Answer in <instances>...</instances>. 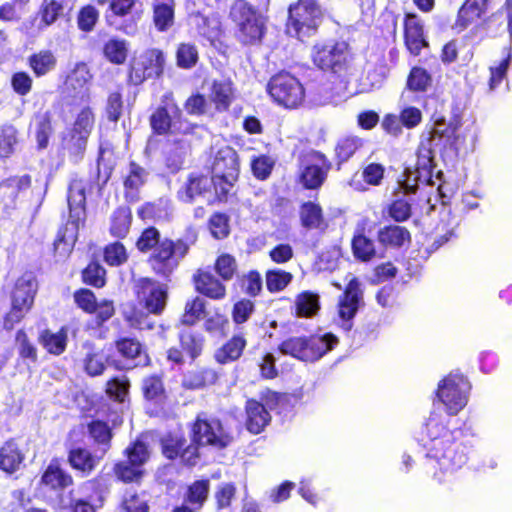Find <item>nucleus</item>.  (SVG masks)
I'll return each mask as SVG.
<instances>
[{"label":"nucleus","mask_w":512,"mask_h":512,"mask_svg":"<svg viewBox=\"0 0 512 512\" xmlns=\"http://www.w3.org/2000/svg\"><path fill=\"white\" fill-rule=\"evenodd\" d=\"M446 419L431 413L421 430L419 442L426 450V457L433 459L444 473H453L463 467L468 460V447L455 442L457 431L446 428Z\"/></svg>","instance_id":"1"},{"label":"nucleus","mask_w":512,"mask_h":512,"mask_svg":"<svg viewBox=\"0 0 512 512\" xmlns=\"http://www.w3.org/2000/svg\"><path fill=\"white\" fill-rule=\"evenodd\" d=\"M455 127L444 118L436 119L427 142H421L417 150L415 167H407L402 179L398 181L404 194L415 193L419 184L433 185V152L432 146H446L451 143Z\"/></svg>","instance_id":"2"},{"label":"nucleus","mask_w":512,"mask_h":512,"mask_svg":"<svg viewBox=\"0 0 512 512\" xmlns=\"http://www.w3.org/2000/svg\"><path fill=\"white\" fill-rule=\"evenodd\" d=\"M134 289L139 304L147 312L134 305H126L123 308V316L130 326L150 330L154 327V322L149 314L159 315L163 312L168 298L167 287L154 279L140 278L136 281Z\"/></svg>","instance_id":"3"},{"label":"nucleus","mask_w":512,"mask_h":512,"mask_svg":"<svg viewBox=\"0 0 512 512\" xmlns=\"http://www.w3.org/2000/svg\"><path fill=\"white\" fill-rule=\"evenodd\" d=\"M338 344L332 333L315 334L310 337H292L280 345L283 354L299 360L314 362L322 358Z\"/></svg>","instance_id":"4"},{"label":"nucleus","mask_w":512,"mask_h":512,"mask_svg":"<svg viewBox=\"0 0 512 512\" xmlns=\"http://www.w3.org/2000/svg\"><path fill=\"white\" fill-rule=\"evenodd\" d=\"M230 17L236 24L238 40L247 44L261 41L265 33V17L245 0H236L230 8Z\"/></svg>","instance_id":"5"},{"label":"nucleus","mask_w":512,"mask_h":512,"mask_svg":"<svg viewBox=\"0 0 512 512\" xmlns=\"http://www.w3.org/2000/svg\"><path fill=\"white\" fill-rule=\"evenodd\" d=\"M322 18V9L316 1L299 0L289 8L286 31L290 36L303 41L316 33Z\"/></svg>","instance_id":"6"},{"label":"nucleus","mask_w":512,"mask_h":512,"mask_svg":"<svg viewBox=\"0 0 512 512\" xmlns=\"http://www.w3.org/2000/svg\"><path fill=\"white\" fill-rule=\"evenodd\" d=\"M239 175V161L236 151L223 146L217 150L212 162L213 187L217 196L221 199L232 189Z\"/></svg>","instance_id":"7"},{"label":"nucleus","mask_w":512,"mask_h":512,"mask_svg":"<svg viewBox=\"0 0 512 512\" xmlns=\"http://www.w3.org/2000/svg\"><path fill=\"white\" fill-rule=\"evenodd\" d=\"M188 250L189 244L186 241L182 239L173 241L164 238L153 250L149 258L150 266L156 274L169 277L179 266Z\"/></svg>","instance_id":"8"},{"label":"nucleus","mask_w":512,"mask_h":512,"mask_svg":"<svg viewBox=\"0 0 512 512\" xmlns=\"http://www.w3.org/2000/svg\"><path fill=\"white\" fill-rule=\"evenodd\" d=\"M470 383L459 373H451L438 385L437 397L449 415H456L468 403Z\"/></svg>","instance_id":"9"},{"label":"nucleus","mask_w":512,"mask_h":512,"mask_svg":"<svg viewBox=\"0 0 512 512\" xmlns=\"http://www.w3.org/2000/svg\"><path fill=\"white\" fill-rule=\"evenodd\" d=\"M268 92L277 103L287 108L297 107L304 99L302 84L289 73L273 76L268 83Z\"/></svg>","instance_id":"10"},{"label":"nucleus","mask_w":512,"mask_h":512,"mask_svg":"<svg viewBox=\"0 0 512 512\" xmlns=\"http://www.w3.org/2000/svg\"><path fill=\"white\" fill-rule=\"evenodd\" d=\"M181 110L175 103L172 93H166L161 101V106L150 117V124L153 131L163 135L168 132H186L180 122Z\"/></svg>","instance_id":"11"},{"label":"nucleus","mask_w":512,"mask_h":512,"mask_svg":"<svg viewBox=\"0 0 512 512\" xmlns=\"http://www.w3.org/2000/svg\"><path fill=\"white\" fill-rule=\"evenodd\" d=\"M192 435L193 441L198 445H210L219 449L228 446L232 440L218 419L206 418L203 415L197 417Z\"/></svg>","instance_id":"12"},{"label":"nucleus","mask_w":512,"mask_h":512,"mask_svg":"<svg viewBox=\"0 0 512 512\" xmlns=\"http://www.w3.org/2000/svg\"><path fill=\"white\" fill-rule=\"evenodd\" d=\"M349 56L345 42L318 43L313 47L312 59L315 65L323 70L341 71Z\"/></svg>","instance_id":"13"},{"label":"nucleus","mask_w":512,"mask_h":512,"mask_svg":"<svg viewBox=\"0 0 512 512\" xmlns=\"http://www.w3.org/2000/svg\"><path fill=\"white\" fill-rule=\"evenodd\" d=\"M279 398V394L269 391L265 404L256 400H248L246 402V427L251 433L259 434L270 423L271 415L267 407L273 409Z\"/></svg>","instance_id":"14"},{"label":"nucleus","mask_w":512,"mask_h":512,"mask_svg":"<svg viewBox=\"0 0 512 512\" xmlns=\"http://www.w3.org/2000/svg\"><path fill=\"white\" fill-rule=\"evenodd\" d=\"M363 302V293L360 289V283L356 278L349 281L343 295L338 301V316L343 321V327L346 330L351 328V320L356 315Z\"/></svg>","instance_id":"15"},{"label":"nucleus","mask_w":512,"mask_h":512,"mask_svg":"<svg viewBox=\"0 0 512 512\" xmlns=\"http://www.w3.org/2000/svg\"><path fill=\"white\" fill-rule=\"evenodd\" d=\"M329 164L326 158L319 152H312L303 160L301 181L308 189H315L321 186L325 180Z\"/></svg>","instance_id":"16"},{"label":"nucleus","mask_w":512,"mask_h":512,"mask_svg":"<svg viewBox=\"0 0 512 512\" xmlns=\"http://www.w3.org/2000/svg\"><path fill=\"white\" fill-rule=\"evenodd\" d=\"M93 124L94 116L92 111L89 108H84L78 114L71 131V138L67 142L68 149L71 153L78 155L85 150Z\"/></svg>","instance_id":"17"},{"label":"nucleus","mask_w":512,"mask_h":512,"mask_svg":"<svg viewBox=\"0 0 512 512\" xmlns=\"http://www.w3.org/2000/svg\"><path fill=\"white\" fill-rule=\"evenodd\" d=\"M91 78L92 76L85 63L76 64L65 83L69 96L81 103H87L90 99L89 85Z\"/></svg>","instance_id":"18"},{"label":"nucleus","mask_w":512,"mask_h":512,"mask_svg":"<svg viewBox=\"0 0 512 512\" xmlns=\"http://www.w3.org/2000/svg\"><path fill=\"white\" fill-rule=\"evenodd\" d=\"M489 0H466L457 12L452 29L461 33L480 20L488 10Z\"/></svg>","instance_id":"19"},{"label":"nucleus","mask_w":512,"mask_h":512,"mask_svg":"<svg viewBox=\"0 0 512 512\" xmlns=\"http://www.w3.org/2000/svg\"><path fill=\"white\" fill-rule=\"evenodd\" d=\"M405 44L413 55H419L421 49L427 45L424 38L423 23L414 14H408L405 18Z\"/></svg>","instance_id":"20"},{"label":"nucleus","mask_w":512,"mask_h":512,"mask_svg":"<svg viewBox=\"0 0 512 512\" xmlns=\"http://www.w3.org/2000/svg\"><path fill=\"white\" fill-rule=\"evenodd\" d=\"M233 83L228 78L213 80L210 87L209 100L219 112L228 110L235 97Z\"/></svg>","instance_id":"21"},{"label":"nucleus","mask_w":512,"mask_h":512,"mask_svg":"<svg viewBox=\"0 0 512 512\" xmlns=\"http://www.w3.org/2000/svg\"><path fill=\"white\" fill-rule=\"evenodd\" d=\"M148 172L140 165L131 162L127 175L124 178L125 198L129 202H136L139 199V190L146 183Z\"/></svg>","instance_id":"22"},{"label":"nucleus","mask_w":512,"mask_h":512,"mask_svg":"<svg viewBox=\"0 0 512 512\" xmlns=\"http://www.w3.org/2000/svg\"><path fill=\"white\" fill-rule=\"evenodd\" d=\"M37 291V282L31 273L21 276L15 283L12 302L26 308H31Z\"/></svg>","instance_id":"23"},{"label":"nucleus","mask_w":512,"mask_h":512,"mask_svg":"<svg viewBox=\"0 0 512 512\" xmlns=\"http://www.w3.org/2000/svg\"><path fill=\"white\" fill-rule=\"evenodd\" d=\"M102 458L98 451L93 455L89 450L81 447L71 449L68 455L72 468L80 471L84 476L89 475Z\"/></svg>","instance_id":"24"},{"label":"nucleus","mask_w":512,"mask_h":512,"mask_svg":"<svg viewBox=\"0 0 512 512\" xmlns=\"http://www.w3.org/2000/svg\"><path fill=\"white\" fill-rule=\"evenodd\" d=\"M213 186V179L208 176H192L178 191V198L183 202H192L196 197L208 192Z\"/></svg>","instance_id":"25"},{"label":"nucleus","mask_w":512,"mask_h":512,"mask_svg":"<svg viewBox=\"0 0 512 512\" xmlns=\"http://www.w3.org/2000/svg\"><path fill=\"white\" fill-rule=\"evenodd\" d=\"M68 206L70 209V218L80 219L84 214L86 201V183L82 179H74L68 190Z\"/></svg>","instance_id":"26"},{"label":"nucleus","mask_w":512,"mask_h":512,"mask_svg":"<svg viewBox=\"0 0 512 512\" xmlns=\"http://www.w3.org/2000/svg\"><path fill=\"white\" fill-rule=\"evenodd\" d=\"M165 65V56L162 51L158 49H152L146 52L145 62L143 63V75H138L137 69L133 68L135 74L136 83L142 82L145 78L159 77L163 73Z\"/></svg>","instance_id":"27"},{"label":"nucleus","mask_w":512,"mask_h":512,"mask_svg":"<svg viewBox=\"0 0 512 512\" xmlns=\"http://www.w3.org/2000/svg\"><path fill=\"white\" fill-rule=\"evenodd\" d=\"M41 483L53 490H62L72 485L73 479L57 461H51L42 475Z\"/></svg>","instance_id":"28"},{"label":"nucleus","mask_w":512,"mask_h":512,"mask_svg":"<svg viewBox=\"0 0 512 512\" xmlns=\"http://www.w3.org/2000/svg\"><path fill=\"white\" fill-rule=\"evenodd\" d=\"M196 289L212 299H222L226 294L225 286L210 272L199 271L195 276Z\"/></svg>","instance_id":"29"},{"label":"nucleus","mask_w":512,"mask_h":512,"mask_svg":"<svg viewBox=\"0 0 512 512\" xmlns=\"http://www.w3.org/2000/svg\"><path fill=\"white\" fill-rule=\"evenodd\" d=\"M365 220L359 223L352 239L354 256L363 262L370 261L376 254L374 242L364 235Z\"/></svg>","instance_id":"30"},{"label":"nucleus","mask_w":512,"mask_h":512,"mask_svg":"<svg viewBox=\"0 0 512 512\" xmlns=\"http://www.w3.org/2000/svg\"><path fill=\"white\" fill-rule=\"evenodd\" d=\"M24 461V454L14 441H7L0 448V469L13 473L17 471Z\"/></svg>","instance_id":"31"},{"label":"nucleus","mask_w":512,"mask_h":512,"mask_svg":"<svg viewBox=\"0 0 512 512\" xmlns=\"http://www.w3.org/2000/svg\"><path fill=\"white\" fill-rule=\"evenodd\" d=\"M377 238L385 247L398 248L410 240V233L402 226L388 225L379 229Z\"/></svg>","instance_id":"32"},{"label":"nucleus","mask_w":512,"mask_h":512,"mask_svg":"<svg viewBox=\"0 0 512 512\" xmlns=\"http://www.w3.org/2000/svg\"><path fill=\"white\" fill-rule=\"evenodd\" d=\"M28 175L11 177L0 183V200L6 205L12 204L21 190L30 186Z\"/></svg>","instance_id":"33"},{"label":"nucleus","mask_w":512,"mask_h":512,"mask_svg":"<svg viewBox=\"0 0 512 512\" xmlns=\"http://www.w3.org/2000/svg\"><path fill=\"white\" fill-rule=\"evenodd\" d=\"M57 58L50 50L43 49L28 58V65L37 77H42L53 71Z\"/></svg>","instance_id":"34"},{"label":"nucleus","mask_w":512,"mask_h":512,"mask_svg":"<svg viewBox=\"0 0 512 512\" xmlns=\"http://www.w3.org/2000/svg\"><path fill=\"white\" fill-rule=\"evenodd\" d=\"M83 348L85 350L83 358L85 371L91 376L102 374L105 369L106 356L100 349L95 348L90 343H85Z\"/></svg>","instance_id":"35"},{"label":"nucleus","mask_w":512,"mask_h":512,"mask_svg":"<svg viewBox=\"0 0 512 512\" xmlns=\"http://www.w3.org/2000/svg\"><path fill=\"white\" fill-rule=\"evenodd\" d=\"M388 75V68L384 64L369 69L360 81V91L368 93L383 86Z\"/></svg>","instance_id":"36"},{"label":"nucleus","mask_w":512,"mask_h":512,"mask_svg":"<svg viewBox=\"0 0 512 512\" xmlns=\"http://www.w3.org/2000/svg\"><path fill=\"white\" fill-rule=\"evenodd\" d=\"M132 221L131 210L128 207L117 208L111 216L110 233L114 237L124 238L130 229Z\"/></svg>","instance_id":"37"},{"label":"nucleus","mask_w":512,"mask_h":512,"mask_svg":"<svg viewBox=\"0 0 512 512\" xmlns=\"http://www.w3.org/2000/svg\"><path fill=\"white\" fill-rule=\"evenodd\" d=\"M153 23L160 32L168 31L174 25L175 3L153 4Z\"/></svg>","instance_id":"38"},{"label":"nucleus","mask_w":512,"mask_h":512,"mask_svg":"<svg viewBox=\"0 0 512 512\" xmlns=\"http://www.w3.org/2000/svg\"><path fill=\"white\" fill-rule=\"evenodd\" d=\"M88 430L91 438L100 446L97 451L100 453V457H103L110 448L112 438L109 426L102 421H93Z\"/></svg>","instance_id":"39"},{"label":"nucleus","mask_w":512,"mask_h":512,"mask_svg":"<svg viewBox=\"0 0 512 512\" xmlns=\"http://www.w3.org/2000/svg\"><path fill=\"white\" fill-rule=\"evenodd\" d=\"M40 340L49 353L60 355L64 352L67 345V331L64 328L57 333L44 331L40 336Z\"/></svg>","instance_id":"40"},{"label":"nucleus","mask_w":512,"mask_h":512,"mask_svg":"<svg viewBox=\"0 0 512 512\" xmlns=\"http://www.w3.org/2000/svg\"><path fill=\"white\" fill-rule=\"evenodd\" d=\"M295 306L297 316L311 317L320 308L319 296L309 291L302 292L296 297Z\"/></svg>","instance_id":"41"},{"label":"nucleus","mask_w":512,"mask_h":512,"mask_svg":"<svg viewBox=\"0 0 512 512\" xmlns=\"http://www.w3.org/2000/svg\"><path fill=\"white\" fill-rule=\"evenodd\" d=\"M246 345V341L242 336H234L228 341L219 351L215 357L219 363H227L238 359Z\"/></svg>","instance_id":"42"},{"label":"nucleus","mask_w":512,"mask_h":512,"mask_svg":"<svg viewBox=\"0 0 512 512\" xmlns=\"http://www.w3.org/2000/svg\"><path fill=\"white\" fill-rule=\"evenodd\" d=\"M117 351L125 358L138 360V365L146 360V355L142 351V345L137 339L122 338L116 342Z\"/></svg>","instance_id":"43"},{"label":"nucleus","mask_w":512,"mask_h":512,"mask_svg":"<svg viewBox=\"0 0 512 512\" xmlns=\"http://www.w3.org/2000/svg\"><path fill=\"white\" fill-rule=\"evenodd\" d=\"M300 217L302 225L308 229H318L323 224L322 209L313 202H307L301 206Z\"/></svg>","instance_id":"44"},{"label":"nucleus","mask_w":512,"mask_h":512,"mask_svg":"<svg viewBox=\"0 0 512 512\" xmlns=\"http://www.w3.org/2000/svg\"><path fill=\"white\" fill-rule=\"evenodd\" d=\"M105 57L112 63L122 64L128 53L127 42L118 38L109 39L103 48Z\"/></svg>","instance_id":"45"},{"label":"nucleus","mask_w":512,"mask_h":512,"mask_svg":"<svg viewBox=\"0 0 512 512\" xmlns=\"http://www.w3.org/2000/svg\"><path fill=\"white\" fill-rule=\"evenodd\" d=\"M209 492V481L198 480L189 486L185 501L195 505V509H200L206 501Z\"/></svg>","instance_id":"46"},{"label":"nucleus","mask_w":512,"mask_h":512,"mask_svg":"<svg viewBox=\"0 0 512 512\" xmlns=\"http://www.w3.org/2000/svg\"><path fill=\"white\" fill-rule=\"evenodd\" d=\"M35 133L39 148H45L52 133L51 116L48 112L35 116Z\"/></svg>","instance_id":"47"},{"label":"nucleus","mask_w":512,"mask_h":512,"mask_svg":"<svg viewBox=\"0 0 512 512\" xmlns=\"http://www.w3.org/2000/svg\"><path fill=\"white\" fill-rule=\"evenodd\" d=\"M195 23L197 25L198 33L207 38L210 42H213L220 36V23L216 18L196 15Z\"/></svg>","instance_id":"48"},{"label":"nucleus","mask_w":512,"mask_h":512,"mask_svg":"<svg viewBox=\"0 0 512 512\" xmlns=\"http://www.w3.org/2000/svg\"><path fill=\"white\" fill-rule=\"evenodd\" d=\"M18 142L17 130L12 125H5L0 128V157H9L15 150Z\"/></svg>","instance_id":"49"},{"label":"nucleus","mask_w":512,"mask_h":512,"mask_svg":"<svg viewBox=\"0 0 512 512\" xmlns=\"http://www.w3.org/2000/svg\"><path fill=\"white\" fill-rule=\"evenodd\" d=\"M77 225L74 221L67 224L64 230L58 232L57 238L54 242V249L56 252L67 254L71 251L75 242V230Z\"/></svg>","instance_id":"50"},{"label":"nucleus","mask_w":512,"mask_h":512,"mask_svg":"<svg viewBox=\"0 0 512 512\" xmlns=\"http://www.w3.org/2000/svg\"><path fill=\"white\" fill-rule=\"evenodd\" d=\"M431 85L430 74L421 67H414L411 69L407 79V88L409 91H426Z\"/></svg>","instance_id":"51"},{"label":"nucleus","mask_w":512,"mask_h":512,"mask_svg":"<svg viewBox=\"0 0 512 512\" xmlns=\"http://www.w3.org/2000/svg\"><path fill=\"white\" fill-rule=\"evenodd\" d=\"M186 440L180 434H168L161 440L162 452L168 459H175L179 456Z\"/></svg>","instance_id":"52"},{"label":"nucleus","mask_w":512,"mask_h":512,"mask_svg":"<svg viewBox=\"0 0 512 512\" xmlns=\"http://www.w3.org/2000/svg\"><path fill=\"white\" fill-rule=\"evenodd\" d=\"M291 273L275 269L266 273V285L270 292L282 291L292 280Z\"/></svg>","instance_id":"53"},{"label":"nucleus","mask_w":512,"mask_h":512,"mask_svg":"<svg viewBox=\"0 0 512 512\" xmlns=\"http://www.w3.org/2000/svg\"><path fill=\"white\" fill-rule=\"evenodd\" d=\"M130 464L142 466L150 456L147 445L140 439L128 446L125 450Z\"/></svg>","instance_id":"54"},{"label":"nucleus","mask_w":512,"mask_h":512,"mask_svg":"<svg viewBox=\"0 0 512 512\" xmlns=\"http://www.w3.org/2000/svg\"><path fill=\"white\" fill-rule=\"evenodd\" d=\"M63 4L60 0H44L41 6V21L50 26L63 13Z\"/></svg>","instance_id":"55"},{"label":"nucleus","mask_w":512,"mask_h":512,"mask_svg":"<svg viewBox=\"0 0 512 512\" xmlns=\"http://www.w3.org/2000/svg\"><path fill=\"white\" fill-rule=\"evenodd\" d=\"M176 57L177 65L179 67L189 69L196 64L198 60V51L194 45L182 43L177 49Z\"/></svg>","instance_id":"56"},{"label":"nucleus","mask_w":512,"mask_h":512,"mask_svg":"<svg viewBox=\"0 0 512 512\" xmlns=\"http://www.w3.org/2000/svg\"><path fill=\"white\" fill-rule=\"evenodd\" d=\"M99 18V11L93 5H86L78 13L77 24L80 30L90 32Z\"/></svg>","instance_id":"57"},{"label":"nucleus","mask_w":512,"mask_h":512,"mask_svg":"<svg viewBox=\"0 0 512 512\" xmlns=\"http://www.w3.org/2000/svg\"><path fill=\"white\" fill-rule=\"evenodd\" d=\"M16 346L18 354L21 358L29 360L33 363L37 361V349L30 342L26 333L19 330L16 334Z\"/></svg>","instance_id":"58"},{"label":"nucleus","mask_w":512,"mask_h":512,"mask_svg":"<svg viewBox=\"0 0 512 512\" xmlns=\"http://www.w3.org/2000/svg\"><path fill=\"white\" fill-rule=\"evenodd\" d=\"M511 60L512 49L509 48L506 58H504L497 66H492L490 68L489 88L491 91L495 90L505 78Z\"/></svg>","instance_id":"59"},{"label":"nucleus","mask_w":512,"mask_h":512,"mask_svg":"<svg viewBox=\"0 0 512 512\" xmlns=\"http://www.w3.org/2000/svg\"><path fill=\"white\" fill-rule=\"evenodd\" d=\"M143 394L148 400H158L164 393L163 383L160 377L151 375L143 379Z\"/></svg>","instance_id":"60"},{"label":"nucleus","mask_w":512,"mask_h":512,"mask_svg":"<svg viewBox=\"0 0 512 512\" xmlns=\"http://www.w3.org/2000/svg\"><path fill=\"white\" fill-rule=\"evenodd\" d=\"M129 382L125 376L116 377L107 382V394L118 402H124L128 393Z\"/></svg>","instance_id":"61"},{"label":"nucleus","mask_w":512,"mask_h":512,"mask_svg":"<svg viewBox=\"0 0 512 512\" xmlns=\"http://www.w3.org/2000/svg\"><path fill=\"white\" fill-rule=\"evenodd\" d=\"M104 260L111 266H119L127 260V252L123 244L115 242L106 246Z\"/></svg>","instance_id":"62"},{"label":"nucleus","mask_w":512,"mask_h":512,"mask_svg":"<svg viewBox=\"0 0 512 512\" xmlns=\"http://www.w3.org/2000/svg\"><path fill=\"white\" fill-rule=\"evenodd\" d=\"M161 241L159 231L154 227H149L142 232L136 242V246L141 252H147L152 249L154 250Z\"/></svg>","instance_id":"63"},{"label":"nucleus","mask_w":512,"mask_h":512,"mask_svg":"<svg viewBox=\"0 0 512 512\" xmlns=\"http://www.w3.org/2000/svg\"><path fill=\"white\" fill-rule=\"evenodd\" d=\"M275 160L267 155H260L251 162L252 172L258 179L264 180L270 174L274 167Z\"/></svg>","instance_id":"64"}]
</instances>
